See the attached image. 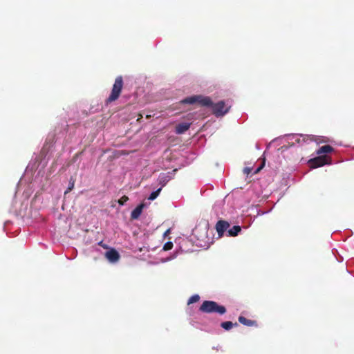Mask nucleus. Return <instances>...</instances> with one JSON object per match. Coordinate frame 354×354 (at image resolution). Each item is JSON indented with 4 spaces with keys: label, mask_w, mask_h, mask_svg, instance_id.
<instances>
[{
    "label": "nucleus",
    "mask_w": 354,
    "mask_h": 354,
    "mask_svg": "<svg viewBox=\"0 0 354 354\" xmlns=\"http://www.w3.org/2000/svg\"><path fill=\"white\" fill-rule=\"evenodd\" d=\"M189 127H190V124L187 123V122H183V123L178 124L176 127V132L178 134L183 133L189 129Z\"/></svg>",
    "instance_id": "9d476101"
},
{
    "label": "nucleus",
    "mask_w": 354,
    "mask_h": 354,
    "mask_svg": "<svg viewBox=\"0 0 354 354\" xmlns=\"http://www.w3.org/2000/svg\"><path fill=\"white\" fill-rule=\"evenodd\" d=\"M288 140L291 141L292 145H295V143H297L299 145H301L302 142H304L306 141V139L310 138L311 140L313 139L315 142H317L319 143L320 142H328V139L322 140V141H319L318 139H317L315 136H304L302 134H290L287 136Z\"/></svg>",
    "instance_id": "7ed1b4c3"
},
{
    "label": "nucleus",
    "mask_w": 354,
    "mask_h": 354,
    "mask_svg": "<svg viewBox=\"0 0 354 354\" xmlns=\"http://www.w3.org/2000/svg\"><path fill=\"white\" fill-rule=\"evenodd\" d=\"M172 248H173V243L171 241H168L165 243V245L163 246V250L165 251H167V250H171Z\"/></svg>",
    "instance_id": "a211bd4d"
},
{
    "label": "nucleus",
    "mask_w": 354,
    "mask_h": 354,
    "mask_svg": "<svg viewBox=\"0 0 354 354\" xmlns=\"http://www.w3.org/2000/svg\"><path fill=\"white\" fill-rule=\"evenodd\" d=\"M233 326L234 324L232 322H224L221 323V327L227 330H230Z\"/></svg>",
    "instance_id": "dca6fc26"
},
{
    "label": "nucleus",
    "mask_w": 354,
    "mask_h": 354,
    "mask_svg": "<svg viewBox=\"0 0 354 354\" xmlns=\"http://www.w3.org/2000/svg\"><path fill=\"white\" fill-rule=\"evenodd\" d=\"M239 322L245 325V326H252L254 324V322L252 321V320H250V319H246L245 317H243V316H240L239 317Z\"/></svg>",
    "instance_id": "4468645a"
},
{
    "label": "nucleus",
    "mask_w": 354,
    "mask_h": 354,
    "mask_svg": "<svg viewBox=\"0 0 354 354\" xmlns=\"http://www.w3.org/2000/svg\"><path fill=\"white\" fill-rule=\"evenodd\" d=\"M123 81L121 76L118 77L114 82L111 93L107 99V102H113L118 98L122 91Z\"/></svg>",
    "instance_id": "20e7f679"
},
{
    "label": "nucleus",
    "mask_w": 354,
    "mask_h": 354,
    "mask_svg": "<svg viewBox=\"0 0 354 354\" xmlns=\"http://www.w3.org/2000/svg\"><path fill=\"white\" fill-rule=\"evenodd\" d=\"M261 169V167H259V168L256 170L255 173H257V172H258Z\"/></svg>",
    "instance_id": "393cba45"
},
{
    "label": "nucleus",
    "mask_w": 354,
    "mask_h": 354,
    "mask_svg": "<svg viewBox=\"0 0 354 354\" xmlns=\"http://www.w3.org/2000/svg\"><path fill=\"white\" fill-rule=\"evenodd\" d=\"M241 228L240 226L234 225L227 231V233L230 236H235L241 232Z\"/></svg>",
    "instance_id": "ddd939ff"
},
{
    "label": "nucleus",
    "mask_w": 354,
    "mask_h": 354,
    "mask_svg": "<svg viewBox=\"0 0 354 354\" xmlns=\"http://www.w3.org/2000/svg\"><path fill=\"white\" fill-rule=\"evenodd\" d=\"M244 173L246 174H249L251 171V169L248 167H245L243 170Z\"/></svg>",
    "instance_id": "4be33fe9"
},
{
    "label": "nucleus",
    "mask_w": 354,
    "mask_h": 354,
    "mask_svg": "<svg viewBox=\"0 0 354 354\" xmlns=\"http://www.w3.org/2000/svg\"><path fill=\"white\" fill-rule=\"evenodd\" d=\"M145 207L144 204L139 205L137 207H136L131 214V216L133 219L138 218L142 214V209Z\"/></svg>",
    "instance_id": "9b49d317"
},
{
    "label": "nucleus",
    "mask_w": 354,
    "mask_h": 354,
    "mask_svg": "<svg viewBox=\"0 0 354 354\" xmlns=\"http://www.w3.org/2000/svg\"><path fill=\"white\" fill-rule=\"evenodd\" d=\"M199 299H200V297L198 295H197V294L194 295L189 299V300L187 301V304L189 305V304H194L195 302H197L198 301H199Z\"/></svg>",
    "instance_id": "f3484780"
},
{
    "label": "nucleus",
    "mask_w": 354,
    "mask_h": 354,
    "mask_svg": "<svg viewBox=\"0 0 354 354\" xmlns=\"http://www.w3.org/2000/svg\"><path fill=\"white\" fill-rule=\"evenodd\" d=\"M128 200V198L127 196L122 197L119 203L120 205H124V202L127 201Z\"/></svg>",
    "instance_id": "412c9836"
},
{
    "label": "nucleus",
    "mask_w": 354,
    "mask_h": 354,
    "mask_svg": "<svg viewBox=\"0 0 354 354\" xmlns=\"http://www.w3.org/2000/svg\"><path fill=\"white\" fill-rule=\"evenodd\" d=\"M231 107V104H225L223 101H220L212 105V111L216 117L223 116L226 114Z\"/></svg>",
    "instance_id": "39448f33"
},
{
    "label": "nucleus",
    "mask_w": 354,
    "mask_h": 354,
    "mask_svg": "<svg viewBox=\"0 0 354 354\" xmlns=\"http://www.w3.org/2000/svg\"><path fill=\"white\" fill-rule=\"evenodd\" d=\"M229 226L230 225L227 221H219L217 222L216 225V230L219 237L223 236L224 232L229 227Z\"/></svg>",
    "instance_id": "6e6552de"
},
{
    "label": "nucleus",
    "mask_w": 354,
    "mask_h": 354,
    "mask_svg": "<svg viewBox=\"0 0 354 354\" xmlns=\"http://www.w3.org/2000/svg\"><path fill=\"white\" fill-rule=\"evenodd\" d=\"M171 179V177L169 173L160 174L158 176V181L160 185L161 189L166 185V184Z\"/></svg>",
    "instance_id": "1a4fd4ad"
},
{
    "label": "nucleus",
    "mask_w": 354,
    "mask_h": 354,
    "mask_svg": "<svg viewBox=\"0 0 354 354\" xmlns=\"http://www.w3.org/2000/svg\"><path fill=\"white\" fill-rule=\"evenodd\" d=\"M161 192V187L158 188L154 192H152L151 194L149 195L148 199L150 201L155 200L159 195L160 192Z\"/></svg>",
    "instance_id": "2eb2a0df"
},
{
    "label": "nucleus",
    "mask_w": 354,
    "mask_h": 354,
    "mask_svg": "<svg viewBox=\"0 0 354 354\" xmlns=\"http://www.w3.org/2000/svg\"><path fill=\"white\" fill-rule=\"evenodd\" d=\"M200 310L206 313H216L219 315H223L226 309L223 306L218 305L213 301H205L200 307Z\"/></svg>",
    "instance_id": "f257e3e1"
},
{
    "label": "nucleus",
    "mask_w": 354,
    "mask_h": 354,
    "mask_svg": "<svg viewBox=\"0 0 354 354\" xmlns=\"http://www.w3.org/2000/svg\"><path fill=\"white\" fill-rule=\"evenodd\" d=\"M176 257H177V254L176 253V254H173V255H171V256H170L169 257H167V258H165V259H162L160 261L162 263H165V262L169 261L175 259Z\"/></svg>",
    "instance_id": "6ab92c4d"
},
{
    "label": "nucleus",
    "mask_w": 354,
    "mask_h": 354,
    "mask_svg": "<svg viewBox=\"0 0 354 354\" xmlns=\"http://www.w3.org/2000/svg\"><path fill=\"white\" fill-rule=\"evenodd\" d=\"M99 245H101V246H102V247H103V248H107V246H106V245L103 244L102 241H100V242L99 243Z\"/></svg>",
    "instance_id": "b1692460"
},
{
    "label": "nucleus",
    "mask_w": 354,
    "mask_h": 354,
    "mask_svg": "<svg viewBox=\"0 0 354 354\" xmlns=\"http://www.w3.org/2000/svg\"><path fill=\"white\" fill-rule=\"evenodd\" d=\"M333 151V148L329 145H324V146H322V147H320L317 151V155H320V156H324L325 155L324 153H330Z\"/></svg>",
    "instance_id": "f8f14e48"
},
{
    "label": "nucleus",
    "mask_w": 354,
    "mask_h": 354,
    "mask_svg": "<svg viewBox=\"0 0 354 354\" xmlns=\"http://www.w3.org/2000/svg\"><path fill=\"white\" fill-rule=\"evenodd\" d=\"M73 187H74V182L70 181L68 187L64 194H66L68 193L70 191H71L73 189Z\"/></svg>",
    "instance_id": "aec40b11"
},
{
    "label": "nucleus",
    "mask_w": 354,
    "mask_h": 354,
    "mask_svg": "<svg viewBox=\"0 0 354 354\" xmlns=\"http://www.w3.org/2000/svg\"><path fill=\"white\" fill-rule=\"evenodd\" d=\"M31 193H32L31 191H28V192L27 191V192H25L24 194L26 195V198H28L30 196Z\"/></svg>",
    "instance_id": "5701e85b"
},
{
    "label": "nucleus",
    "mask_w": 354,
    "mask_h": 354,
    "mask_svg": "<svg viewBox=\"0 0 354 354\" xmlns=\"http://www.w3.org/2000/svg\"><path fill=\"white\" fill-rule=\"evenodd\" d=\"M183 104H193L198 103L202 106H210L212 105L211 99L209 97L203 95H192L182 100Z\"/></svg>",
    "instance_id": "f03ea898"
},
{
    "label": "nucleus",
    "mask_w": 354,
    "mask_h": 354,
    "mask_svg": "<svg viewBox=\"0 0 354 354\" xmlns=\"http://www.w3.org/2000/svg\"><path fill=\"white\" fill-rule=\"evenodd\" d=\"M104 256L106 259L111 263H116L120 259L119 253L113 248H110L109 250H107L105 252Z\"/></svg>",
    "instance_id": "0eeeda50"
},
{
    "label": "nucleus",
    "mask_w": 354,
    "mask_h": 354,
    "mask_svg": "<svg viewBox=\"0 0 354 354\" xmlns=\"http://www.w3.org/2000/svg\"><path fill=\"white\" fill-rule=\"evenodd\" d=\"M331 160L330 158L326 155L320 156L318 155L317 157H315L309 160V165L311 168H317L319 167L324 166L325 165H330Z\"/></svg>",
    "instance_id": "423d86ee"
}]
</instances>
